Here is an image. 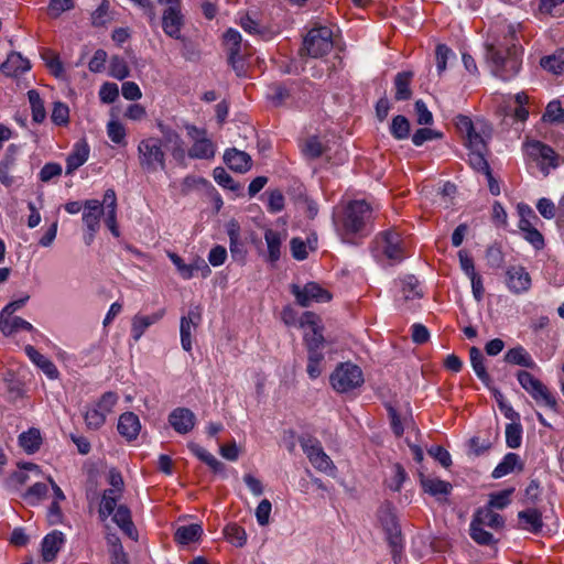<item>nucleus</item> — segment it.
I'll return each mask as SVG.
<instances>
[{
  "instance_id": "nucleus-1",
  "label": "nucleus",
  "mask_w": 564,
  "mask_h": 564,
  "mask_svg": "<svg viewBox=\"0 0 564 564\" xmlns=\"http://www.w3.org/2000/svg\"><path fill=\"white\" fill-rule=\"evenodd\" d=\"M521 56L522 47L512 25L505 28L502 37L486 44V57L491 63L492 72L503 80H509L519 73Z\"/></svg>"
},
{
  "instance_id": "nucleus-2",
  "label": "nucleus",
  "mask_w": 564,
  "mask_h": 564,
  "mask_svg": "<svg viewBox=\"0 0 564 564\" xmlns=\"http://www.w3.org/2000/svg\"><path fill=\"white\" fill-rule=\"evenodd\" d=\"M371 219V206L366 200H352L344 209L340 220L336 221L337 231L344 241L350 242V236L366 235Z\"/></svg>"
},
{
  "instance_id": "nucleus-3",
  "label": "nucleus",
  "mask_w": 564,
  "mask_h": 564,
  "mask_svg": "<svg viewBox=\"0 0 564 564\" xmlns=\"http://www.w3.org/2000/svg\"><path fill=\"white\" fill-rule=\"evenodd\" d=\"M138 159L144 172L154 173L158 170H165L166 155L162 149V140L155 137L141 140L138 144Z\"/></svg>"
},
{
  "instance_id": "nucleus-4",
  "label": "nucleus",
  "mask_w": 564,
  "mask_h": 564,
  "mask_svg": "<svg viewBox=\"0 0 564 564\" xmlns=\"http://www.w3.org/2000/svg\"><path fill=\"white\" fill-rule=\"evenodd\" d=\"M333 45V31L329 28H313L304 37L301 54L318 58L328 54Z\"/></svg>"
},
{
  "instance_id": "nucleus-5",
  "label": "nucleus",
  "mask_w": 564,
  "mask_h": 564,
  "mask_svg": "<svg viewBox=\"0 0 564 564\" xmlns=\"http://www.w3.org/2000/svg\"><path fill=\"white\" fill-rule=\"evenodd\" d=\"M329 382L339 393L351 391L364 383L361 369L350 362H341L332 372Z\"/></svg>"
},
{
  "instance_id": "nucleus-6",
  "label": "nucleus",
  "mask_w": 564,
  "mask_h": 564,
  "mask_svg": "<svg viewBox=\"0 0 564 564\" xmlns=\"http://www.w3.org/2000/svg\"><path fill=\"white\" fill-rule=\"evenodd\" d=\"M517 378L520 386L538 404H543L554 412L558 411L556 399L541 380L536 379L532 373L525 370H519Z\"/></svg>"
},
{
  "instance_id": "nucleus-7",
  "label": "nucleus",
  "mask_w": 564,
  "mask_h": 564,
  "mask_svg": "<svg viewBox=\"0 0 564 564\" xmlns=\"http://www.w3.org/2000/svg\"><path fill=\"white\" fill-rule=\"evenodd\" d=\"M378 517L391 546L392 558L397 563L402 551V534L398 519L390 505L382 506L378 511Z\"/></svg>"
},
{
  "instance_id": "nucleus-8",
  "label": "nucleus",
  "mask_w": 564,
  "mask_h": 564,
  "mask_svg": "<svg viewBox=\"0 0 564 564\" xmlns=\"http://www.w3.org/2000/svg\"><path fill=\"white\" fill-rule=\"evenodd\" d=\"M299 443L307 456L310 463L319 471H328L332 470L334 467V464L329 456L324 452L321 442L310 435H301L299 437Z\"/></svg>"
},
{
  "instance_id": "nucleus-9",
  "label": "nucleus",
  "mask_w": 564,
  "mask_h": 564,
  "mask_svg": "<svg viewBox=\"0 0 564 564\" xmlns=\"http://www.w3.org/2000/svg\"><path fill=\"white\" fill-rule=\"evenodd\" d=\"M376 242L389 260L399 262L404 258L402 239L395 230L380 232Z\"/></svg>"
},
{
  "instance_id": "nucleus-10",
  "label": "nucleus",
  "mask_w": 564,
  "mask_h": 564,
  "mask_svg": "<svg viewBox=\"0 0 564 564\" xmlns=\"http://www.w3.org/2000/svg\"><path fill=\"white\" fill-rule=\"evenodd\" d=\"M291 291L295 296L297 304L303 307L310 306L313 301L328 302L332 299L330 293L315 282H310L305 284L304 288L293 284Z\"/></svg>"
},
{
  "instance_id": "nucleus-11",
  "label": "nucleus",
  "mask_w": 564,
  "mask_h": 564,
  "mask_svg": "<svg viewBox=\"0 0 564 564\" xmlns=\"http://www.w3.org/2000/svg\"><path fill=\"white\" fill-rule=\"evenodd\" d=\"M184 25V17L181 13V4H172L167 7L162 14V29L164 33L175 40L185 43V37L181 34Z\"/></svg>"
},
{
  "instance_id": "nucleus-12",
  "label": "nucleus",
  "mask_w": 564,
  "mask_h": 564,
  "mask_svg": "<svg viewBox=\"0 0 564 564\" xmlns=\"http://www.w3.org/2000/svg\"><path fill=\"white\" fill-rule=\"evenodd\" d=\"M202 322V311L198 306L191 308L187 315L181 317L180 335L181 345L185 351L192 350V329H195Z\"/></svg>"
},
{
  "instance_id": "nucleus-13",
  "label": "nucleus",
  "mask_w": 564,
  "mask_h": 564,
  "mask_svg": "<svg viewBox=\"0 0 564 564\" xmlns=\"http://www.w3.org/2000/svg\"><path fill=\"white\" fill-rule=\"evenodd\" d=\"M507 285L516 294L527 292L531 286V276L521 265L510 267L507 272Z\"/></svg>"
},
{
  "instance_id": "nucleus-14",
  "label": "nucleus",
  "mask_w": 564,
  "mask_h": 564,
  "mask_svg": "<svg viewBox=\"0 0 564 564\" xmlns=\"http://www.w3.org/2000/svg\"><path fill=\"white\" fill-rule=\"evenodd\" d=\"M195 421V414L187 408H176L169 414V423L180 434L191 432Z\"/></svg>"
},
{
  "instance_id": "nucleus-15",
  "label": "nucleus",
  "mask_w": 564,
  "mask_h": 564,
  "mask_svg": "<svg viewBox=\"0 0 564 564\" xmlns=\"http://www.w3.org/2000/svg\"><path fill=\"white\" fill-rule=\"evenodd\" d=\"M104 214L102 204L98 199H87L84 203L83 223L91 232L99 229L100 217Z\"/></svg>"
},
{
  "instance_id": "nucleus-16",
  "label": "nucleus",
  "mask_w": 564,
  "mask_h": 564,
  "mask_svg": "<svg viewBox=\"0 0 564 564\" xmlns=\"http://www.w3.org/2000/svg\"><path fill=\"white\" fill-rule=\"evenodd\" d=\"M224 161L230 170L239 173L248 172L252 165L251 156L247 152L239 151L236 148L225 151Z\"/></svg>"
},
{
  "instance_id": "nucleus-17",
  "label": "nucleus",
  "mask_w": 564,
  "mask_h": 564,
  "mask_svg": "<svg viewBox=\"0 0 564 564\" xmlns=\"http://www.w3.org/2000/svg\"><path fill=\"white\" fill-rule=\"evenodd\" d=\"M118 432L128 442L135 440L141 430V423L133 412H124L118 420Z\"/></svg>"
},
{
  "instance_id": "nucleus-18",
  "label": "nucleus",
  "mask_w": 564,
  "mask_h": 564,
  "mask_svg": "<svg viewBox=\"0 0 564 564\" xmlns=\"http://www.w3.org/2000/svg\"><path fill=\"white\" fill-rule=\"evenodd\" d=\"M471 521L492 530H501L505 527L503 517L495 512L487 505L475 511Z\"/></svg>"
},
{
  "instance_id": "nucleus-19",
  "label": "nucleus",
  "mask_w": 564,
  "mask_h": 564,
  "mask_svg": "<svg viewBox=\"0 0 564 564\" xmlns=\"http://www.w3.org/2000/svg\"><path fill=\"white\" fill-rule=\"evenodd\" d=\"M24 351L30 360L39 367L47 378L54 380L59 376V371L56 366L47 357L37 351L32 345H26Z\"/></svg>"
},
{
  "instance_id": "nucleus-20",
  "label": "nucleus",
  "mask_w": 564,
  "mask_h": 564,
  "mask_svg": "<svg viewBox=\"0 0 564 564\" xmlns=\"http://www.w3.org/2000/svg\"><path fill=\"white\" fill-rule=\"evenodd\" d=\"M31 67L29 59L24 58L20 53L12 52L1 64L0 69L7 76L17 77Z\"/></svg>"
},
{
  "instance_id": "nucleus-21",
  "label": "nucleus",
  "mask_w": 564,
  "mask_h": 564,
  "mask_svg": "<svg viewBox=\"0 0 564 564\" xmlns=\"http://www.w3.org/2000/svg\"><path fill=\"white\" fill-rule=\"evenodd\" d=\"M165 314L164 310H160L151 315H134L131 324V336L138 341L144 332L153 324L158 323L163 318Z\"/></svg>"
},
{
  "instance_id": "nucleus-22",
  "label": "nucleus",
  "mask_w": 564,
  "mask_h": 564,
  "mask_svg": "<svg viewBox=\"0 0 564 564\" xmlns=\"http://www.w3.org/2000/svg\"><path fill=\"white\" fill-rule=\"evenodd\" d=\"M519 528L531 532L539 533L543 528L542 513L535 508H528L518 513Z\"/></svg>"
},
{
  "instance_id": "nucleus-23",
  "label": "nucleus",
  "mask_w": 564,
  "mask_h": 564,
  "mask_svg": "<svg viewBox=\"0 0 564 564\" xmlns=\"http://www.w3.org/2000/svg\"><path fill=\"white\" fill-rule=\"evenodd\" d=\"M64 543V534L61 531L48 533L42 541V557L44 562H52L56 558Z\"/></svg>"
},
{
  "instance_id": "nucleus-24",
  "label": "nucleus",
  "mask_w": 564,
  "mask_h": 564,
  "mask_svg": "<svg viewBox=\"0 0 564 564\" xmlns=\"http://www.w3.org/2000/svg\"><path fill=\"white\" fill-rule=\"evenodd\" d=\"M89 156V148L86 142H77L72 153L66 159V174L74 173L79 166H82Z\"/></svg>"
},
{
  "instance_id": "nucleus-25",
  "label": "nucleus",
  "mask_w": 564,
  "mask_h": 564,
  "mask_svg": "<svg viewBox=\"0 0 564 564\" xmlns=\"http://www.w3.org/2000/svg\"><path fill=\"white\" fill-rule=\"evenodd\" d=\"M112 520L129 538H137V530L131 519L130 509L127 506H118L112 513Z\"/></svg>"
},
{
  "instance_id": "nucleus-26",
  "label": "nucleus",
  "mask_w": 564,
  "mask_h": 564,
  "mask_svg": "<svg viewBox=\"0 0 564 564\" xmlns=\"http://www.w3.org/2000/svg\"><path fill=\"white\" fill-rule=\"evenodd\" d=\"M469 358L471 367L478 377V379L487 387L490 388V383H492V380L487 372L486 366H485V357L481 352V350L478 347L473 346L469 349Z\"/></svg>"
},
{
  "instance_id": "nucleus-27",
  "label": "nucleus",
  "mask_w": 564,
  "mask_h": 564,
  "mask_svg": "<svg viewBox=\"0 0 564 564\" xmlns=\"http://www.w3.org/2000/svg\"><path fill=\"white\" fill-rule=\"evenodd\" d=\"M216 145L214 142L207 137H202V139L193 142V145L188 150V156L191 159L198 160H210L215 156Z\"/></svg>"
},
{
  "instance_id": "nucleus-28",
  "label": "nucleus",
  "mask_w": 564,
  "mask_h": 564,
  "mask_svg": "<svg viewBox=\"0 0 564 564\" xmlns=\"http://www.w3.org/2000/svg\"><path fill=\"white\" fill-rule=\"evenodd\" d=\"M414 74L411 70L400 72L394 77L395 95L394 98L398 101L409 100L412 97V90L410 88Z\"/></svg>"
},
{
  "instance_id": "nucleus-29",
  "label": "nucleus",
  "mask_w": 564,
  "mask_h": 564,
  "mask_svg": "<svg viewBox=\"0 0 564 564\" xmlns=\"http://www.w3.org/2000/svg\"><path fill=\"white\" fill-rule=\"evenodd\" d=\"M420 482L425 492L431 496H441V495H449L452 490V485L448 481L441 480L438 478H429L420 473Z\"/></svg>"
},
{
  "instance_id": "nucleus-30",
  "label": "nucleus",
  "mask_w": 564,
  "mask_h": 564,
  "mask_svg": "<svg viewBox=\"0 0 564 564\" xmlns=\"http://www.w3.org/2000/svg\"><path fill=\"white\" fill-rule=\"evenodd\" d=\"M517 467H519L520 470H522L523 468L519 455L516 453H508L505 455L502 460L496 466L491 474V477L495 479H499L512 473Z\"/></svg>"
},
{
  "instance_id": "nucleus-31",
  "label": "nucleus",
  "mask_w": 564,
  "mask_h": 564,
  "mask_svg": "<svg viewBox=\"0 0 564 564\" xmlns=\"http://www.w3.org/2000/svg\"><path fill=\"white\" fill-rule=\"evenodd\" d=\"M203 534V528L200 524L192 523L188 525H182L176 529L174 539L180 544H188L197 541Z\"/></svg>"
},
{
  "instance_id": "nucleus-32",
  "label": "nucleus",
  "mask_w": 564,
  "mask_h": 564,
  "mask_svg": "<svg viewBox=\"0 0 564 564\" xmlns=\"http://www.w3.org/2000/svg\"><path fill=\"white\" fill-rule=\"evenodd\" d=\"M505 361L511 365H518L531 369L535 367V362L533 361L532 357L522 346L509 349L505 355Z\"/></svg>"
},
{
  "instance_id": "nucleus-33",
  "label": "nucleus",
  "mask_w": 564,
  "mask_h": 564,
  "mask_svg": "<svg viewBox=\"0 0 564 564\" xmlns=\"http://www.w3.org/2000/svg\"><path fill=\"white\" fill-rule=\"evenodd\" d=\"M0 329L4 335L9 336L19 330L32 332L33 326L31 323L23 319L22 317L10 316L0 319Z\"/></svg>"
},
{
  "instance_id": "nucleus-34",
  "label": "nucleus",
  "mask_w": 564,
  "mask_h": 564,
  "mask_svg": "<svg viewBox=\"0 0 564 564\" xmlns=\"http://www.w3.org/2000/svg\"><path fill=\"white\" fill-rule=\"evenodd\" d=\"M529 152L532 156H535V158H539V159H542L543 162H547L549 165L555 167L557 165L556 163V153L555 151L540 142V141H533L532 143L529 144Z\"/></svg>"
},
{
  "instance_id": "nucleus-35",
  "label": "nucleus",
  "mask_w": 564,
  "mask_h": 564,
  "mask_svg": "<svg viewBox=\"0 0 564 564\" xmlns=\"http://www.w3.org/2000/svg\"><path fill=\"white\" fill-rule=\"evenodd\" d=\"M326 150L317 135L306 138L301 144V151L306 159L315 160L321 158Z\"/></svg>"
},
{
  "instance_id": "nucleus-36",
  "label": "nucleus",
  "mask_w": 564,
  "mask_h": 564,
  "mask_svg": "<svg viewBox=\"0 0 564 564\" xmlns=\"http://www.w3.org/2000/svg\"><path fill=\"white\" fill-rule=\"evenodd\" d=\"M121 495L117 494V490H105L102 494L100 507L98 510L101 520H106L117 510V502Z\"/></svg>"
},
{
  "instance_id": "nucleus-37",
  "label": "nucleus",
  "mask_w": 564,
  "mask_h": 564,
  "mask_svg": "<svg viewBox=\"0 0 564 564\" xmlns=\"http://www.w3.org/2000/svg\"><path fill=\"white\" fill-rule=\"evenodd\" d=\"M42 443L41 434L37 429H30L26 432H23L19 436L20 446L28 453L33 454L39 451Z\"/></svg>"
},
{
  "instance_id": "nucleus-38",
  "label": "nucleus",
  "mask_w": 564,
  "mask_h": 564,
  "mask_svg": "<svg viewBox=\"0 0 564 564\" xmlns=\"http://www.w3.org/2000/svg\"><path fill=\"white\" fill-rule=\"evenodd\" d=\"M229 236V249L231 257L235 261L243 262L246 258V249L243 243L239 240V227L237 225H232L228 229Z\"/></svg>"
},
{
  "instance_id": "nucleus-39",
  "label": "nucleus",
  "mask_w": 564,
  "mask_h": 564,
  "mask_svg": "<svg viewBox=\"0 0 564 564\" xmlns=\"http://www.w3.org/2000/svg\"><path fill=\"white\" fill-rule=\"evenodd\" d=\"M188 448L196 457H198L202 462L208 465L213 469V471L218 473L224 469V464L200 445L196 443H189Z\"/></svg>"
},
{
  "instance_id": "nucleus-40",
  "label": "nucleus",
  "mask_w": 564,
  "mask_h": 564,
  "mask_svg": "<svg viewBox=\"0 0 564 564\" xmlns=\"http://www.w3.org/2000/svg\"><path fill=\"white\" fill-rule=\"evenodd\" d=\"M264 239L268 247V260L271 263H274L280 259L281 256V236L273 229H267L264 232Z\"/></svg>"
},
{
  "instance_id": "nucleus-41",
  "label": "nucleus",
  "mask_w": 564,
  "mask_h": 564,
  "mask_svg": "<svg viewBox=\"0 0 564 564\" xmlns=\"http://www.w3.org/2000/svg\"><path fill=\"white\" fill-rule=\"evenodd\" d=\"M470 538L479 545L494 546L498 540L495 539L492 533L485 530V527L475 522H470L469 527Z\"/></svg>"
},
{
  "instance_id": "nucleus-42",
  "label": "nucleus",
  "mask_w": 564,
  "mask_h": 564,
  "mask_svg": "<svg viewBox=\"0 0 564 564\" xmlns=\"http://www.w3.org/2000/svg\"><path fill=\"white\" fill-rule=\"evenodd\" d=\"M540 65L553 73V74H563L564 73V50H558L554 54L544 56L540 61Z\"/></svg>"
},
{
  "instance_id": "nucleus-43",
  "label": "nucleus",
  "mask_w": 564,
  "mask_h": 564,
  "mask_svg": "<svg viewBox=\"0 0 564 564\" xmlns=\"http://www.w3.org/2000/svg\"><path fill=\"white\" fill-rule=\"evenodd\" d=\"M28 98L31 105L33 121L36 123L43 122L46 118V110L40 94L35 89H31L28 91Z\"/></svg>"
},
{
  "instance_id": "nucleus-44",
  "label": "nucleus",
  "mask_w": 564,
  "mask_h": 564,
  "mask_svg": "<svg viewBox=\"0 0 564 564\" xmlns=\"http://www.w3.org/2000/svg\"><path fill=\"white\" fill-rule=\"evenodd\" d=\"M411 124L406 117L398 115L390 124V133L397 140H405L410 135Z\"/></svg>"
},
{
  "instance_id": "nucleus-45",
  "label": "nucleus",
  "mask_w": 564,
  "mask_h": 564,
  "mask_svg": "<svg viewBox=\"0 0 564 564\" xmlns=\"http://www.w3.org/2000/svg\"><path fill=\"white\" fill-rule=\"evenodd\" d=\"M514 492V488H507L498 492H492L489 495V501L487 503L492 510L498 509L502 510L507 508L511 502V496Z\"/></svg>"
},
{
  "instance_id": "nucleus-46",
  "label": "nucleus",
  "mask_w": 564,
  "mask_h": 564,
  "mask_svg": "<svg viewBox=\"0 0 564 564\" xmlns=\"http://www.w3.org/2000/svg\"><path fill=\"white\" fill-rule=\"evenodd\" d=\"M224 533L227 538V540L238 546V547H241L246 544V541H247V534H246V531L242 527L236 524V523H229L228 525H226V528L224 529Z\"/></svg>"
},
{
  "instance_id": "nucleus-47",
  "label": "nucleus",
  "mask_w": 564,
  "mask_h": 564,
  "mask_svg": "<svg viewBox=\"0 0 564 564\" xmlns=\"http://www.w3.org/2000/svg\"><path fill=\"white\" fill-rule=\"evenodd\" d=\"M522 425L519 422L506 426V444L509 448H519L522 442Z\"/></svg>"
},
{
  "instance_id": "nucleus-48",
  "label": "nucleus",
  "mask_w": 564,
  "mask_h": 564,
  "mask_svg": "<svg viewBox=\"0 0 564 564\" xmlns=\"http://www.w3.org/2000/svg\"><path fill=\"white\" fill-rule=\"evenodd\" d=\"M268 97L274 107H281L290 99L291 93L284 85L273 84L269 88Z\"/></svg>"
},
{
  "instance_id": "nucleus-49",
  "label": "nucleus",
  "mask_w": 564,
  "mask_h": 564,
  "mask_svg": "<svg viewBox=\"0 0 564 564\" xmlns=\"http://www.w3.org/2000/svg\"><path fill=\"white\" fill-rule=\"evenodd\" d=\"M213 176L215 182L218 185L223 186L224 188L230 189L236 193L241 189V185L239 183H236L224 167L218 166L214 169Z\"/></svg>"
},
{
  "instance_id": "nucleus-50",
  "label": "nucleus",
  "mask_w": 564,
  "mask_h": 564,
  "mask_svg": "<svg viewBox=\"0 0 564 564\" xmlns=\"http://www.w3.org/2000/svg\"><path fill=\"white\" fill-rule=\"evenodd\" d=\"M325 338L322 330L317 326H313L310 333L304 335V345L306 349H324Z\"/></svg>"
},
{
  "instance_id": "nucleus-51",
  "label": "nucleus",
  "mask_w": 564,
  "mask_h": 564,
  "mask_svg": "<svg viewBox=\"0 0 564 564\" xmlns=\"http://www.w3.org/2000/svg\"><path fill=\"white\" fill-rule=\"evenodd\" d=\"M485 153L486 151H469L468 161L475 171L489 175L491 169L485 158Z\"/></svg>"
},
{
  "instance_id": "nucleus-52",
  "label": "nucleus",
  "mask_w": 564,
  "mask_h": 564,
  "mask_svg": "<svg viewBox=\"0 0 564 564\" xmlns=\"http://www.w3.org/2000/svg\"><path fill=\"white\" fill-rule=\"evenodd\" d=\"M51 120L56 126H67L69 123V108L62 101H55L51 115Z\"/></svg>"
},
{
  "instance_id": "nucleus-53",
  "label": "nucleus",
  "mask_w": 564,
  "mask_h": 564,
  "mask_svg": "<svg viewBox=\"0 0 564 564\" xmlns=\"http://www.w3.org/2000/svg\"><path fill=\"white\" fill-rule=\"evenodd\" d=\"M110 76L119 80L129 76V67L123 57L115 55L110 59Z\"/></svg>"
},
{
  "instance_id": "nucleus-54",
  "label": "nucleus",
  "mask_w": 564,
  "mask_h": 564,
  "mask_svg": "<svg viewBox=\"0 0 564 564\" xmlns=\"http://www.w3.org/2000/svg\"><path fill=\"white\" fill-rule=\"evenodd\" d=\"M443 133L430 128H420L412 135V142L415 147L423 145L426 141L442 139Z\"/></svg>"
},
{
  "instance_id": "nucleus-55",
  "label": "nucleus",
  "mask_w": 564,
  "mask_h": 564,
  "mask_svg": "<svg viewBox=\"0 0 564 564\" xmlns=\"http://www.w3.org/2000/svg\"><path fill=\"white\" fill-rule=\"evenodd\" d=\"M417 286L419 281L414 275H409L402 281V293L405 301L422 296Z\"/></svg>"
},
{
  "instance_id": "nucleus-56",
  "label": "nucleus",
  "mask_w": 564,
  "mask_h": 564,
  "mask_svg": "<svg viewBox=\"0 0 564 564\" xmlns=\"http://www.w3.org/2000/svg\"><path fill=\"white\" fill-rule=\"evenodd\" d=\"M169 258L173 262V264L176 267L180 275L184 280H189L194 274V270L199 268L198 265L186 264L183 261V259L174 252H169Z\"/></svg>"
},
{
  "instance_id": "nucleus-57",
  "label": "nucleus",
  "mask_w": 564,
  "mask_h": 564,
  "mask_svg": "<svg viewBox=\"0 0 564 564\" xmlns=\"http://www.w3.org/2000/svg\"><path fill=\"white\" fill-rule=\"evenodd\" d=\"M85 422L88 429L98 430L106 422V415L97 406L86 411Z\"/></svg>"
},
{
  "instance_id": "nucleus-58",
  "label": "nucleus",
  "mask_w": 564,
  "mask_h": 564,
  "mask_svg": "<svg viewBox=\"0 0 564 564\" xmlns=\"http://www.w3.org/2000/svg\"><path fill=\"white\" fill-rule=\"evenodd\" d=\"M543 120L549 122H564V109L561 107L560 101H551L545 109Z\"/></svg>"
},
{
  "instance_id": "nucleus-59",
  "label": "nucleus",
  "mask_w": 564,
  "mask_h": 564,
  "mask_svg": "<svg viewBox=\"0 0 564 564\" xmlns=\"http://www.w3.org/2000/svg\"><path fill=\"white\" fill-rule=\"evenodd\" d=\"M240 26L249 34L259 35L264 37L267 30L257 20L252 19L249 14L240 18Z\"/></svg>"
},
{
  "instance_id": "nucleus-60",
  "label": "nucleus",
  "mask_w": 564,
  "mask_h": 564,
  "mask_svg": "<svg viewBox=\"0 0 564 564\" xmlns=\"http://www.w3.org/2000/svg\"><path fill=\"white\" fill-rule=\"evenodd\" d=\"M63 169L59 163L50 162L44 164L41 169L39 176L43 183H48L52 180L59 177L62 175Z\"/></svg>"
},
{
  "instance_id": "nucleus-61",
  "label": "nucleus",
  "mask_w": 564,
  "mask_h": 564,
  "mask_svg": "<svg viewBox=\"0 0 564 564\" xmlns=\"http://www.w3.org/2000/svg\"><path fill=\"white\" fill-rule=\"evenodd\" d=\"M158 128L162 134V145L164 144L165 147L171 148L172 145L183 141L181 135L173 128L161 122L158 124Z\"/></svg>"
},
{
  "instance_id": "nucleus-62",
  "label": "nucleus",
  "mask_w": 564,
  "mask_h": 564,
  "mask_svg": "<svg viewBox=\"0 0 564 564\" xmlns=\"http://www.w3.org/2000/svg\"><path fill=\"white\" fill-rule=\"evenodd\" d=\"M107 133L110 140L117 144L124 143L126 129L119 121H109L107 124Z\"/></svg>"
},
{
  "instance_id": "nucleus-63",
  "label": "nucleus",
  "mask_w": 564,
  "mask_h": 564,
  "mask_svg": "<svg viewBox=\"0 0 564 564\" xmlns=\"http://www.w3.org/2000/svg\"><path fill=\"white\" fill-rule=\"evenodd\" d=\"M74 8L73 0H50L47 13L51 18H58L63 12Z\"/></svg>"
},
{
  "instance_id": "nucleus-64",
  "label": "nucleus",
  "mask_w": 564,
  "mask_h": 564,
  "mask_svg": "<svg viewBox=\"0 0 564 564\" xmlns=\"http://www.w3.org/2000/svg\"><path fill=\"white\" fill-rule=\"evenodd\" d=\"M414 109L416 113V122L422 126H429L433 123V115L427 109L425 102L421 99L416 100L414 104Z\"/></svg>"
}]
</instances>
